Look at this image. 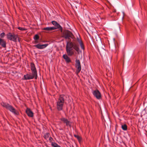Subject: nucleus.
Masks as SVG:
<instances>
[{
	"label": "nucleus",
	"mask_w": 147,
	"mask_h": 147,
	"mask_svg": "<svg viewBox=\"0 0 147 147\" xmlns=\"http://www.w3.org/2000/svg\"><path fill=\"white\" fill-rule=\"evenodd\" d=\"M66 49L67 53L69 56H71L74 54V52L73 49L78 53L80 52L79 45L75 43L71 42H67Z\"/></svg>",
	"instance_id": "nucleus-1"
},
{
	"label": "nucleus",
	"mask_w": 147,
	"mask_h": 147,
	"mask_svg": "<svg viewBox=\"0 0 147 147\" xmlns=\"http://www.w3.org/2000/svg\"><path fill=\"white\" fill-rule=\"evenodd\" d=\"M65 97L63 95L60 96L57 104V108L58 111L62 110Z\"/></svg>",
	"instance_id": "nucleus-2"
},
{
	"label": "nucleus",
	"mask_w": 147,
	"mask_h": 147,
	"mask_svg": "<svg viewBox=\"0 0 147 147\" xmlns=\"http://www.w3.org/2000/svg\"><path fill=\"white\" fill-rule=\"evenodd\" d=\"M1 104L3 107H5L7 109H8L9 111L12 112L15 115L18 114V112L11 105L7 103L4 102H2Z\"/></svg>",
	"instance_id": "nucleus-3"
},
{
	"label": "nucleus",
	"mask_w": 147,
	"mask_h": 147,
	"mask_svg": "<svg viewBox=\"0 0 147 147\" xmlns=\"http://www.w3.org/2000/svg\"><path fill=\"white\" fill-rule=\"evenodd\" d=\"M63 37L66 39L69 38H73L74 36L71 32L66 30L63 32Z\"/></svg>",
	"instance_id": "nucleus-4"
},
{
	"label": "nucleus",
	"mask_w": 147,
	"mask_h": 147,
	"mask_svg": "<svg viewBox=\"0 0 147 147\" xmlns=\"http://www.w3.org/2000/svg\"><path fill=\"white\" fill-rule=\"evenodd\" d=\"M17 36L16 35L9 33L7 34V38L11 40L16 41Z\"/></svg>",
	"instance_id": "nucleus-5"
},
{
	"label": "nucleus",
	"mask_w": 147,
	"mask_h": 147,
	"mask_svg": "<svg viewBox=\"0 0 147 147\" xmlns=\"http://www.w3.org/2000/svg\"><path fill=\"white\" fill-rule=\"evenodd\" d=\"M37 75H34L33 73H32V74H27L26 75L24 76V79L26 80H29L33 79L34 78L35 79L37 78Z\"/></svg>",
	"instance_id": "nucleus-6"
},
{
	"label": "nucleus",
	"mask_w": 147,
	"mask_h": 147,
	"mask_svg": "<svg viewBox=\"0 0 147 147\" xmlns=\"http://www.w3.org/2000/svg\"><path fill=\"white\" fill-rule=\"evenodd\" d=\"M93 94L97 98L100 99L101 98V94L98 90H96L93 91Z\"/></svg>",
	"instance_id": "nucleus-7"
},
{
	"label": "nucleus",
	"mask_w": 147,
	"mask_h": 147,
	"mask_svg": "<svg viewBox=\"0 0 147 147\" xmlns=\"http://www.w3.org/2000/svg\"><path fill=\"white\" fill-rule=\"evenodd\" d=\"M48 45V44H45L44 45H41L40 44H38L34 46V47H36L38 49H43L46 47Z\"/></svg>",
	"instance_id": "nucleus-8"
},
{
	"label": "nucleus",
	"mask_w": 147,
	"mask_h": 147,
	"mask_svg": "<svg viewBox=\"0 0 147 147\" xmlns=\"http://www.w3.org/2000/svg\"><path fill=\"white\" fill-rule=\"evenodd\" d=\"M31 67L32 73H33L34 75H37L36 70L34 65L33 63H31Z\"/></svg>",
	"instance_id": "nucleus-9"
},
{
	"label": "nucleus",
	"mask_w": 147,
	"mask_h": 147,
	"mask_svg": "<svg viewBox=\"0 0 147 147\" xmlns=\"http://www.w3.org/2000/svg\"><path fill=\"white\" fill-rule=\"evenodd\" d=\"M61 120L64 123L66 124V125L67 126H69V127H71V123L69 121H68L67 119H66L64 118H63L61 119Z\"/></svg>",
	"instance_id": "nucleus-10"
},
{
	"label": "nucleus",
	"mask_w": 147,
	"mask_h": 147,
	"mask_svg": "<svg viewBox=\"0 0 147 147\" xmlns=\"http://www.w3.org/2000/svg\"><path fill=\"white\" fill-rule=\"evenodd\" d=\"M26 112L28 115L30 117H32L33 116V113L29 108H27L26 110Z\"/></svg>",
	"instance_id": "nucleus-11"
},
{
	"label": "nucleus",
	"mask_w": 147,
	"mask_h": 147,
	"mask_svg": "<svg viewBox=\"0 0 147 147\" xmlns=\"http://www.w3.org/2000/svg\"><path fill=\"white\" fill-rule=\"evenodd\" d=\"M0 45L3 47H5L6 46V42L4 40L0 38Z\"/></svg>",
	"instance_id": "nucleus-12"
},
{
	"label": "nucleus",
	"mask_w": 147,
	"mask_h": 147,
	"mask_svg": "<svg viewBox=\"0 0 147 147\" xmlns=\"http://www.w3.org/2000/svg\"><path fill=\"white\" fill-rule=\"evenodd\" d=\"M63 57L64 59L65 60V61L67 63H69L71 62V60L69 58L66 54H64L63 56Z\"/></svg>",
	"instance_id": "nucleus-13"
},
{
	"label": "nucleus",
	"mask_w": 147,
	"mask_h": 147,
	"mask_svg": "<svg viewBox=\"0 0 147 147\" xmlns=\"http://www.w3.org/2000/svg\"><path fill=\"white\" fill-rule=\"evenodd\" d=\"M55 27H50L45 28L43 29V30L49 31L55 30Z\"/></svg>",
	"instance_id": "nucleus-14"
},
{
	"label": "nucleus",
	"mask_w": 147,
	"mask_h": 147,
	"mask_svg": "<svg viewBox=\"0 0 147 147\" xmlns=\"http://www.w3.org/2000/svg\"><path fill=\"white\" fill-rule=\"evenodd\" d=\"M55 27V28H56L55 29L57 28H59V30L61 31V32H62V28L61 26L58 23Z\"/></svg>",
	"instance_id": "nucleus-15"
},
{
	"label": "nucleus",
	"mask_w": 147,
	"mask_h": 147,
	"mask_svg": "<svg viewBox=\"0 0 147 147\" xmlns=\"http://www.w3.org/2000/svg\"><path fill=\"white\" fill-rule=\"evenodd\" d=\"M121 128L122 129L124 130H126L127 129V126L125 124L122 125Z\"/></svg>",
	"instance_id": "nucleus-16"
},
{
	"label": "nucleus",
	"mask_w": 147,
	"mask_h": 147,
	"mask_svg": "<svg viewBox=\"0 0 147 147\" xmlns=\"http://www.w3.org/2000/svg\"><path fill=\"white\" fill-rule=\"evenodd\" d=\"M51 145L53 147H61L60 146L58 145L57 144L54 142H52Z\"/></svg>",
	"instance_id": "nucleus-17"
},
{
	"label": "nucleus",
	"mask_w": 147,
	"mask_h": 147,
	"mask_svg": "<svg viewBox=\"0 0 147 147\" xmlns=\"http://www.w3.org/2000/svg\"><path fill=\"white\" fill-rule=\"evenodd\" d=\"M76 67L77 69V72L78 73H79L81 70V65L76 66Z\"/></svg>",
	"instance_id": "nucleus-18"
},
{
	"label": "nucleus",
	"mask_w": 147,
	"mask_h": 147,
	"mask_svg": "<svg viewBox=\"0 0 147 147\" xmlns=\"http://www.w3.org/2000/svg\"><path fill=\"white\" fill-rule=\"evenodd\" d=\"M76 66H78L80 65V61L79 60H76Z\"/></svg>",
	"instance_id": "nucleus-19"
},
{
	"label": "nucleus",
	"mask_w": 147,
	"mask_h": 147,
	"mask_svg": "<svg viewBox=\"0 0 147 147\" xmlns=\"http://www.w3.org/2000/svg\"><path fill=\"white\" fill-rule=\"evenodd\" d=\"M79 44L80 45L81 49L83 50H84V47L82 42L79 43Z\"/></svg>",
	"instance_id": "nucleus-20"
},
{
	"label": "nucleus",
	"mask_w": 147,
	"mask_h": 147,
	"mask_svg": "<svg viewBox=\"0 0 147 147\" xmlns=\"http://www.w3.org/2000/svg\"><path fill=\"white\" fill-rule=\"evenodd\" d=\"M39 38V36L38 35L36 34L34 36V38L35 40H37Z\"/></svg>",
	"instance_id": "nucleus-21"
},
{
	"label": "nucleus",
	"mask_w": 147,
	"mask_h": 147,
	"mask_svg": "<svg viewBox=\"0 0 147 147\" xmlns=\"http://www.w3.org/2000/svg\"><path fill=\"white\" fill-rule=\"evenodd\" d=\"M49 136V134L48 133H47L44 136V137L46 139H47Z\"/></svg>",
	"instance_id": "nucleus-22"
},
{
	"label": "nucleus",
	"mask_w": 147,
	"mask_h": 147,
	"mask_svg": "<svg viewBox=\"0 0 147 147\" xmlns=\"http://www.w3.org/2000/svg\"><path fill=\"white\" fill-rule=\"evenodd\" d=\"M74 136L77 138L79 141H80L81 139V138L78 136L77 135H74Z\"/></svg>",
	"instance_id": "nucleus-23"
},
{
	"label": "nucleus",
	"mask_w": 147,
	"mask_h": 147,
	"mask_svg": "<svg viewBox=\"0 0 147 147\" xmlns=\"http://www.w3.org/2000/svg\"><path fill=\"white\" fill-rule=\"evenodd\" d=\"M52 24L53 25L55 26L57 24V22L56 21H53L52 22Z\"/></svg>",
	"instance_id": "nucleus-24"
},
{
	"label": "nucleus",
	"mask_w": 147,
	"mask_h": 147,
	"mask_svg": "<svg viewBox=\"0 0 147 147\" xmlns=\"http://www.w3.org/2000/svg\"><path fill=\"white\" fill-rule=\"evenodd\" d=\"M5 35V33L4 32H3L1 33L0 35V36L2 38H3L4 37Z\"/></svg>",
	"instance_id": "nucleus-25"
},
{
	"label": "nucleus",
	"mask_w": 147,
	"mask_h": 147,
	"mask_svg": "<svg viewBox=\"0 0 147 147\" xmlns=\"http://www.w3.org/2000/svg\"><path fill=\"white\" fill-rule=\"evenodd\" d=\"M77 40L79 43H80L82 42L81 39L78 37L77 38Z\"/></svg>",
	"instance_id": "nucleus-26"
},
{
	"label": "nucleus",
	"mask_w": 147,
	"mask_h": 147,
	"mask_svg": "<svg viewBox=\"0 0 147 147\" xmlns=\"http://www.w3.org/2000/svg\"><path fill=\"white\" fill-rule=\"evenodd\" d=\"M18 28L19 30H25V29L24 28H23L20 27H18Z\"/></svg>",
	"instance_id": "nucleus-27"
},
{
	"label": "nucleus",
	"mask_w": 147,
	"mask_h": 147,
	"mask_svg": "<svg viewBox=\"0 0 147 147\" xmlns=\"http://www.w3.org/2000/svg\"><path fill=\"white\" fill-rule=\"evenodd\" d=\"M100 54L102 55H104V54L102 52H101L100 51Z\"/></svg>",
	"instance_id": "nucleus-28"
},
{
	"label": "nucleus",
	"mask_w": 147,
	"mask_h": 147,
	"mask_svg": "<svg viewBox=\"0 0 147 147\" xmlns=\"http://www.w3.org/2000/svg\"><path fill=\"white\" fill-rule=\"evenodd\" d=\"M38 43V41H37V40H35V43Z\"/></svg>",
	"instance_id": "nucleus-29"
},
{
	"label": "nucleus",
	"mask_w": 147,
	"mask_h": 147,
	"mask_svg": "<svg viewBox=\"0 0 147 147\" xmlns=\"http://www.w3.org/2000/svg\"><path fill=\"white\" fill-rule=\"evenodd\" d=\"M145 115H146L147 116V110L146 111Z\"/></svg>",
	"instance_id": "nucleus-30"
},
{
	"label": "nucleus",
	"mask_w": 147,
	"mask_h": 147,
	"mask_svg": "<svg viewBox=\"0 0 147 147\" xmlns=\"http://www.w3.org/2000/svg\"><path fill=\"white\" fill-rule=\"evenodd\" d=\"M76 2H77V3H80L81 2L80 1H79L78 2H77V1H76Z\"/></svg>",
	"instance_id": "nucleus-31"
},
{
	"label": "nucleus",
	"mask_w": 147,
	"mask_h": 147,
	"mask_svg": "<svg viewBox=\"0 0 147 147\" xmlns=\"http://www.w3.org/2000/svg\"><path fill=\"white\" fill-rule=\"evenodd\" d=\"M114 12H116V10H115L114 11Z\"/></svg>",
	"instance_id": "nucleus-32"
},
{
	"label": "nucleus",
	"mask_w": 147,
	"mask_h": 147,
	"mask_svg": "<svg viewBox=\"0 0 147 147\" xmlns=\"http://www.w3.org/2000/svg\"><path fill=\"white\" fill-rule=\"evenodd\" d=\"M51 138H51L50 137V138H49V140H51Z\"/></svg>",
	"instance_id": "nucleus-33"
},
{
	"label": "nucleus",
	"mask_w": 147,
	"mask_h": 147,
	"mask_svg": "<svg viewBox=\"0 0 147 147\" xmlns=\"http://www.w3.org/2000/svg\"><path fill=\"white\" fill-rule=\"evenodd\" d=\"M123 15H124V12H123Z\"/></svg>",
	"instance_id": "nucleus-34"
},
{
	"label": "nucleus",
	"mask_w": 147,
	"mask_h": 147,
	"mask_svg": "<svg viewBox=\"0 0 147 147\" xmlns=\"http://www.w3.org/2000/svg\"><path fill=\"white\" fill-rule=\"evenodd\" d=\"M107 1L108 2H109L108 1Z\"/></svg>",
	"instance_id": "nucleus-35"
}]
</instances>
